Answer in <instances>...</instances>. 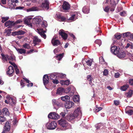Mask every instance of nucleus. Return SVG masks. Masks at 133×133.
<instances>
[{"label": "nucleus", "instance_id": "9b49d317", "mask_svg": "<svg viewBox=\"0 0 133 133\" xmlns=\"http://www.w3.org/2000/svg\"><path fill=\"white\" fill-rule=\"evenodd\" d=\"M111 52L115 55H117L119 49L116 46H113L111 47Z\"/></svg>", "mask_w": 133, "mask_h": 133}, {"label": "nucleus", "instance_id": "0e129e2a", "mask_svg": "<svg viewBox=\"0 0 133 133\" xmlns=\"http://www.w3.org/2000/svg\"><path fill=\"white\" fill-rule=\"evenodd\" d=\"M111 1V4H112L113 5H116V2L113 0H110Z\"/></svg>", "mask_w": 133, "mask_h": 133}, {"label": "nucleus", "instance_id": "f257e3e1", "mask_svg": "<svg viewBox=\"0 0 133 133\" xmlns=\"http://www.w3.org/2000/svg\"><path fill=\"white\" fill-rule=\"evenodd\" d=\"M35 21L34 27H43L46 26V22H43L39 17H37L34 19Z\"/></svg>", "mask_w": 133, "mask_h": 133}, {"label": "nucleus", "instance_id": "423d86ee", "mask_svg": "<svg viewBox=\"0 0 133 133\" xmlns=\"http://www.w3.org/2000/svg\"><path fill=\"white\" fill-rule=\"evenodd\" d=\"M8 4L11 9H14L16 6L14 0H8Z\"/></svg>", "mask_w": 133, "mask_h": 133}, {"label": "nucleus", "instance_id": "473e14b6", "mask_svg": "<svg viewBox=\"0 0 133 133\" xmlns=\"http://www.w3.org/2000/svg\"><path fill=\"white\" fill-rule=\"evenodd\" d=\"M1 55L2 57V59L4 62L7 61V59H8L7 57V55L5 56L4 54L2 53L1 54Z\"/></svg>", "mask_w": 133, "mask_h": 133}, {"label": "nucleus", "instance_id": "5701e85b", "mask_svg": "<svg viewBox=\"0 0 133 133\" xmlns=\"http://www.w3.org/2000/svg\"><path fill=\"white\" fill-rule=\"evenodd\" d=\"M65 91V89L62 88H59L57 91V94L59 95H61Z\"/></svg>", "mask_w": 133, "mask_h": 133}, {"label": "nucleus", "instance_id": "72a5a7b5", "mask_svg": "<svg viewBox=\"0 0 133 133\" xmlns=\"http://www.w3.org/2000/svg\"><path fill=\"white\" fill-rule=\"evenodd\" d=\"M7 57L8 60L11 61H14L15 60V57L13 56H9L7 55Z\"/></svg>", "mask_w": 133, "mask_h": 133}, {"label": "nucleus", "instance_id": "7c9ffc66", "mask_svg": "<svg viewBox=\"0 0 133 133\" xmlns=\"http://www.w3.org/2000/svg\"><path fill=\"white\" fill-rule=\"evenodd\" d=\"M73 99L75 102H78L79 101V95H75L73 97Z\"/></svg>", "mask_w": 133, "mask_h": 133}, {"label": "nucleus", "instance_id": "37998d69", "mask_svg": "<svg viewBox=\"0 0 133 133\" xmlns=\"http://www.w3.org/2000/svg\"><path fill=\"white\" fill-rule=\"evenodd\" d=\"M52 103L54 105H56L58 106L59 104L58 101L55 99L52 100Z\"/></svg>", "mask_w": 133, "mask_h": 133}, {"label": "nucleus", "instance_id": "f8f14e48", "mask_svg": "<svg viewBox=\"0 0 133 133\" xmlns=\"http://www.w3.org/2000/svg\"><path fill=\"white\" fill-rule=\"evenodd\" d=\"M31 19L32 18H26L24 21V23L27 24L29 27H32V24L31 22Z\"/></svg>", "mask_w": 133, "mask_h": 133}, {"label": "nucleus", "instance_id": "bb28decb", "mask_svg": "<svg viewBox=\"0 0 133 133\" xmlns=\"http://www.w3.org/2000/svg\"><path fill=\"white\" fill-rule=\"evenodd\" d=\"M92 79L93 78L90 75H88L87 77V79L89 82V84L91 86H92L94 85L93 83H92Z\"/></svg>", "mask_w": 133, "mask_h": 133}, {"label": "nucleus", "instance_id": "4d7b16f0", "mask_svg": "<svg viewBox=\"0 0 133 133\" xmlns=\"http://www.w3.org/2000/svg\"><path fill=\"white\" fill-rule=\"evenodd\" d=\"M120 74L118 72L115 73V77L116 78H118L120 76Z\"/></svg>", "mask_w": 133, "mask_h": 133}, {"label": "nucleus", "instance_id": "a211bd4d", "mask_svg": "<svg viewBox=\"0 0 133 133\" xmlns=\"http://www.w3.org/2000/svg\"><path fill=\"white\" fill-rule=\"evenodd\" d=\"M49 78L48 75H45L43 77V82L44 85H46L49 82Z\"/></svg>", "mask_w": 133, "mask_h": 133}, {"label": "nucleus", "instance_id": "6ab92c4d", "mask_svg": "<svg viewBox=\"0 0 133 133\" xmlns=\"http://www.w3.org/2000/svg\"><path fill=\"white\" fill-rule=\"evenodd\" d=\"M117 56L119 58H121L124 57L126 55V54L124 51H118V52L117 55Z\"/></svg>", "mask_w": 133, "mask_h": 133}, {"label": "nucleus", "instance_id": "393cba45", "mask_svg": "<svg viewBox=\"0 0 133 133\" xmlns=\"http://www.w3.org/2000/svg\"><path fill=\"white\" fill-rule=\"evenodd\" d=\"M2 112L4 114L9 116L10 114L8 110L6 108H4L2 110Z\"/></svg>", "mask_w": 133, "mask_h": 133}, {"label": "nucleus", "instance_id": "412c9836", "mask_svg": "<svg viewBox=\"0 0 133 133\" xmlns=\"http://www.w3.org/2000/svg\"><path fill=\"white\" fill-rule=\"evenodd\" d=\"M51 43L54 46L60 44V42L59 40L54 38L52 40Z\"/></svg>", "mask_w": 133, "mask_h": 133}, {"label": "nucleus", "instance_id": "58836bf2", "mask_svg": "<svg viewBox=\"0 0 133 133\" xmlns=\"http://www.w3.org/2000/svg\"><path fill=\"white\" fill-rule=\"evenodd\" d=\"M63 54H60L56 56L57 59L60 61L63 57Z\"/></svg>", "mask_w": 133, "mask_h": 133}, {"label": "nucleus", "instance_id": "aec40b11", "mask_svg": "<svg viewBox=\"0 0 133 133\" xmlns=\"http://www.w3.org/2000/svg\"><path fill=\"white\" fill-rule=\"evenodd\" d=\"M9 63L14 66L15 69L16 74H18L19 73V69L17 68V65L14 62H12L11 61H9Z\"/></svg>", "mask_w": 133, "mask_h": 133}, {"label": "nucleus", "instance_id": "b1692460", "mask_svg": "<svg viewBox=\"0 0 133 133\" xmlns=\"http://www.w3.org/2000/svg\"><path fill=\"white\" fill-rule=\"evenodd\" d=\"M66 119L68 121H70L76 118L73 114H70L67 116L66 117Z\"/></svg>", "mask_w": 133, "mask_h": 133}, {"label": "nucleus", "instance_id": "774afa93", "mask_svg": "<svg viewBox=\"0 0 133 133\" xmlns=\"http://www.w3.org/2000/svg\"><path fill=\"white\" fill-rule=\"evenodd\" d=\"M23 81L22 80L20 81L21 85L22 87H23L24 85V83L23 82Z\"/></svg>", "mask_w": 133, "mask_h": 133}, {"label": "nucleus", "instance_id": "f3484780", "mask_svg": "<svg viewBox=\"0 0 133 133\" xmlns=\"http://www.w3.org/2000/svg\"><path fill=\"white\" fill-rule=\"evenodd\" d=\"M33 42L34 44H35V45H36L38 43L41 42V40L38 38V37L37 36H35L33 37Z\"/></svg>", "mask_w": 133, "mask_h": 133}, {"label": "nucleus", "instance_id": "69168bd1", "mask_svg": "<svg viewBox=\"0 0 133 133\" xmlns=\"http://www.w3.org/2000/svg\"><path fill=\"white\" fill-rule=\"evenodd\" d=\"M55 79L53 80V82L55 84H57L58 83L59 81L58 80H55Z\"/></svg>", "mask_w": 133, "mask_h": 133}, {"label": "nucleus", "instance_id": "c03bdc74", "mask_svg": "<svg viewBox=\"0 0 133 133\" xmlns=\"http://www.w3.org/2000/svg\"><path fill=\"white\" fill-rule=\"evenodd\" d=\"M75 15H73L71 16L69 18V20L72 21H74L76 20V18L75 17Z\"/></svg>", "mask_w": 133, "mask_h": 133}, {"label": "nucleus", "instance_id": "a878e982", "mask_svg": "<svg viewBox=\"0 0 133 133\" xmlns=\"http://www.w3.org/2000/svg\"><path fill=\"white\" fill-rule=\"evenodd\" d=\"M16 50L18 53L20 54H25L26 53V50L24 49H17Z\"/></svg>", "mask_w": 133, "mask_h": 133}, {"label": "nucleus", "instance_id": "0eeeda50", "mask_svg": "<svg viewBox=\"0 0 133 133\" xmlns=\"http://www.w3.org/2000/svg\"><path fill=\"white\" fill-rule=\"evenodd\" d=\"M14 70L12 66H10L8 68L7 71V74L10 76H12L14 74Z\"/></svg>", "mask_w": 133, "mask_h": 133}, {"label": "nucleus", "instance_id": "1a4fd4ad", "mask_svg": "<svg viewBox=\"0 0 133 133\" xmlns=\"http://www.w3.org/2000/svg\"><path fill=\"white\" fill-rule=\"evenodd\" d=\"M10 128V125L9 122H6L5 125L4 127L2 133H6L7 132L9 131Z\"/></svg>", "mask_w": 133, "mask_h": 133}, {"label": "nucleus", "instance_id": "8fccbe9b", "mask_svg": "<svg viewBox=\"0 0 133 133\" xmlns=\"http://www.w3.org/2000/svg\"><path fill=\"white\" fill-rule=\"evenodd\" d=\"M55 76H56L54 74H51L50 76V78L51 79L53 80L55 78Z\"/></svg>", "mask_w": 133, "mask_h": 133}, {"label": "nucleus", "instance_id": "de8ad7c7", "mask_svg": "<svg viewBox=\"0 0 133 133\" xmlns=\"http://www.w3.org/2000/svg\"><path fill=\"white\" fill-rule=\"evenodd\" d=\"M102 109V108L101 107H99L98 108L97 107V106H96V107L95 108L94 111L96 112H98L99 111L101 110Z\"/></svg>", "mask_w": 133, "mask_h": 133}, {"label": "nucleus", "instance_id": "c85d7f7f", "mask_svg": "<svg viewBox=\"0 0 133 133\" xmlns=\"http://www.w3.org/2000/svg\"><path fill=\"white\" fill-rule=\"evenodd\" d=\"M70 81L69 80L65 81H61V83L62 85H68L70 83Z\"/></svg>", "mask_w": 133, "mask_h": 133}, {"label": "nucleus", "instance_id": "680f3d73", "mask_svg": "<svg viewBox=\"0 0 133 133\" xmlns=\"http://www.w3.org/2000/svg\"><path fill=\"white\" fill-rule=\"evenodd\" d=\"M12 35L13 36H15L16 35H18V31H15L14 32H13L12 33Z\"/></svg>", "mask_w": 133, "mask_h": 133}, {"label": "nucleus", "instance_id": "5fc2aeb1", "mask_svg": "<svg viewBox=\"0 0 133 133\" xmlns=\"http://www.w3.org/2000/svg\"><path fill=\"white\" fill-rule=\"evenodd\" d=\"M24 8V7L23 6H19L16 7L15 9L16 10H22Z\"/></svg>", "mask_w": 133, "mask_h": 133}, {"label": "nucleus", "instance_id": "a18cd8bd", "mask_svg": "<svg viewBox=\"0 0 133 133\" xmlns=\"http://www.w3.org/2000/svg\"><path fill=\"white\" fill-rule=\"evenodd\" d=\"M2 22L3 23H4L5 21L8 20L9 19V17H2Z\"/></svg>", "mask_w": 133, "mask_h": 133}, {"label": "nucleus", "instance_id": "4468645a", "mask_svg": "<svg viewBox=\"0 0 133 133\" xmlns=\"http://www.w3.org/2000/svg\"><path fill=\"white\" fill-rule=\"evenodd\" d=\"M49 2L48 0H45L43 2L41 5V7L44 8L46 9H48L49 7Z\"/></svg>", "mask_w": 133, "mask_h": 133}, {"label": "nucleus", "instance_id": "bf43d9fd", "mask_svg": "<svg viewBox=\"0 0 133 133\" xmlns=\"http://www.w3.org/2000/svg\"><path fill=\"white\" fill-rule=\"evenodd\" d=\"M126 14V13L124 11H122L120 13V15L122 16H124Z\"/></svg>", "mask_w": 133, "mask_h": 133}, {"label": "nucleus", "instance_id": "09e8293b", "mask_svg": "<svg viewBox=\"0 0 133 133\" xmlns=\"http://www.w3.org/2000/svg\"><path fill=\"white\" fill-rule=\"evenodd\" d=\"M108 74V70L107 69L104 70L103 72V75L104 76H107Z\"/></svg>", "mask_w": 133, "mask_h": 133}, {"label": "nucleus", "instance_id": "4be33fe9", "mask_svg": "<svg viewBox=\"0 0 133 133\" xmlns=\"http://www.w3.org/2000/svg\"><path fill=\"white\" fill-rule=\"evenodd\" d=\"M122 37V34H121L120 33H117L115 34L114 35L115 38H114L112 40H113L114 43H115L114 41L115 40L114 39L116 38L117 39H120Z\"/></svg>", "mask_w": 133, "mask_h": 133}, {"label": "nucleus", "instance_id": "c756f323", "mask_svg": "<svg viewBox=\"0 0 133 133\" xmlns=\"http://www.w3.org/2000/svg\"><path fill=\"white\" fill-rule=\"evenodd\" d=\"M82 11L84 13H88L89 11V8L86 6L84 7L82 9Z\"/></svg>", "mask_w": 133, "mask_h": 133}, {"label": "nucleus", "instance_id": "4c0bfd02", "mask_svg": "<svg viewBox=\"0 0 133 133\" xmlns=\"http://www.w3.org/2000/svg\"><path fill=\"white\" fill-rule=\"evenodd\" d=\"M23 47L24 48L27 49H29L30 48V45L27 43H25L23 45Z\"/></svg>", "mask_w": 133, "mask_h": 133}, {"label": "nucleus", "instance_id": "c9c22d12", "mask_svg": "<svg viewBox=\"0 0 133 133\" xmlns=\"http://www.w3.org/2000/svg\"><path fill=\"white\" fill-rule=\"evenodd\" d=\"M12 23H13L11 21H8L5 23V25L6 27L8 26H11L12 25Z\"/></svg>", "mask_w": 133, "mask_h": 133}, {"label": "nucleus", "instance_id": "a19ab883", "mask_svg": "<svg viewBox=\"0 0 133 133\" xmlns=\"http://www.w3.org/2000/svg\"><path fill=\"white\" fill-rule=\"evenodd\" d=\"M133 94V91L130 90L128 93L127 96L128 97H130L132 96Z\"/></svg>", "mask_w": 133, "mask_h": 133}, {"label": "nucleus", "instance_id": "39448f33", "mask_svg": "<svg viewBox=\"0 0 133 133\" xmlns=\"http://www.w3.org/2000/svg\"><path fill=\"white\" fill-rule=\"evenodd\" d=\"M48 117L51 119H56L59 117V115L55 112L50 113L48 115Z\"/></svg>", "mask_w": 133, "mask_h": 133}, {"label": "nucleus", "instance_id": "338daca9", "mask_svg": "<svg viewBox=\"0 0 133 133\" xmlns=\"http://www.w3.org/2000/svg\"><path fill=\"white\" fill-rule=\"evenodd\" d=\"M23 22V20L22 19H19L17 20L16 22V23H20Z\"/></svg>", "mask_w": 133, "mask_h": 133}, {"label": "nucleus", "instance_id": "7ed1b4c3", "mask_svg": "<svg viewBox=\"0 0 133 133\" xmlns=\"http://www.w3.org/2000/svg\"><path fill=\"white\" fill-rule=\"evenodd\" d=\"M76 118L78 117L81 118L82 115V113L80 108H78L74 111L73 114Z\"/></svg>", "mask_w": 133, "mask_h": 133}, {"label": "nucleus", "instance_id": "2f4dec72", "mask_svg": "<svg viewBox=\"0 0 133 133\" xmlns=\"http://www.w3.org/2000/svg\"><path fill=\"white\" fill-rule=\"evenodd\" d=\"M61 99L65 101H68L70 99L69 97L68 96H65L61 97Z\"/></svg>", "mask_w": 133, "mask_h": 133}, {"label": "nucleus", "instance_id": "6e6552de", "mask_svg": "<svg viewBox=\"0 0 133 133\" xmlns=\"http://www.w3.org/2000/svg\"><path fill=\"white\" fill-rule=\"evenodd\" d=\"M36 31L42 37H43L44 39L46 38V35L44 34L45 31L42 29L37 28L36 29Z\"/></svg>", "mask_w": 133, "mask_h": 133}, {"label": "nucleus", "instance_id": "052dcab7", "mask_svg": "<svg viewBox=\"0 0 133 133\" xmlns=\"http://www.w3.org/2000/svg\"><path fill=\"white\" fill-rule=\"evenodd\" d=\"M129 82L130 85H133V79H130L129 81Z\"/></svg>", "mask_w": 133, "mask_h": 133}, {"label": "nucleus", "instance_id": "e2e57ef3", "mask_svg": "<svg viewBox=\"0 0 133 133\" xmlns=\"http://www.w3.org/2000/svg\"><path fill=\"white\" fill-rule=\"evenodd\" d=\"M109 6H108L105 8L104 9V10L106 12H108L109 10Z\"/></svg>", "mask_w": 133, "mask_h": 133}, {"label": "nucleus", "instance_id": "f704fd0d", "mask_svg": "<svg viewBox=\"0 0 133 133\" xmlns=\"http://www.w3.org/2000/svg\"><path fill=\"white\" fill-rule=\"evenodd\" d=\"M127 108L126 109L125 112L128 115H131L133 114V111L131 110H127Z\"/></svg>", "mask_w": 133, "mask_h": 133}, {"label": "nucleus", "instance_id": "2eb2a0df", "mask_svg": "<svg viewBox=\"0 0 133 133\" xmlns=\"http://www.w3.org/2000/svg\"><path fill=\"white\" fill-rule=\"evenodd\" d=\"M8 100L9 101V104L11 105L15 104L16 103V100L15 98L9 97L8 98Z\"/></svg>", "mask_w": 133, "mask_h": 133}, {"label": "nucleus", "instance_id": "49530a36", "mask_svg": "<svg viewBox=\"0 0 133 133\" xmlns=\"http://www.w3.org/2000/svg\"><path fill=\"white\" fill-rule=\"evenodd\" d=\"M130 33L128 32L123 34L122 35V37L124 38L125 37H127L129 36L130 35Z\"/></svg>", "mask_w": 133, "mask_h": 133}, {"label": "nucleus", "instance_id": "ddd939ff", "mask_svg": "<svg viewBox=\"0 0 133 133\" xmlns=\"http://www.w3.org/2000/svg\"><path fill=\"white\" fill-rule=\"evenodd\" d=\"M62 8L64 10H67L70 9V5L68 3L65 2L63 4Z\"/></svg>", "mask_w": 133, "mask_h": 133}, {"label": "nucleus", "instance_id": "3c124183", "mask_svg": "<svg viewBox=\"0 0 133 133\" xmlns=\"http://www.w3.org/2000/svg\"><path fill=\"white\" fill-rule=\"evenodd\" d=\"M18 31V35H23L25 33L24 31L22 30H19Z\"/></svg>", "mask_w": 133, "mask_h": 133}, {"label": "nucleus", "instance_id": "cd10ccee", "mask_svg": "<svg viewBox=\"0 0 133 133\" xmlns=\"http://www.w3.org/2000/svg\"><path fill=\"white\" fill-rule=\"evenodd\" d=\"M39 10L38 8L37 7L33 6L30 8L27 9V12H29L32 11H37Z\"/></svg>", "mask_w": 133, "mask_h": 133}, {"label": "nucleus", "instance_id": "864d4df0", "mask_svg": "<svg viewBox=\"0 0 133 133\" xmlns=\"http://www.w3.org/2000/svg\"><path fill=\"white\" fill-rule=\"evenodd\" d=\"M58 18H59L61 19L62 21H64L65 20V18L63 16H60Z\"/></svg>", "mask_w": 133, "mask_h": 133}, {"label": "nucleus", "instance_id": "6e6d98bb", "mask_svg": "<svg viewBox=\"0 0 133 133\" xmlns=\"http://www.w3.org/2000/svg\"><path fill=\"white\" fill-rule=\"evenodd\" d=\"M114 104L116 105H118L119 104V102L118 100H115L114 101Z\"/></svg>", "mask_w": 133, "mask_h": 133}, {"label": "nucleus", "instance_id": "f03ea898", "mask_svg": "<svg viewBox=\"0 0 133 133\" xmlns=\"http://www.w3.org/2000/svg\"><path fill=\"white\" fill-rule=\"evenodd\" d=\"M58 123L62 129L65 130L71 128V126L66 121L63 119H61L58 121Z\"/></svg>", "mask_w": 133, "mask_h": 133}, {"label": "nucleus", "instance_id": "ea45409f", "mask_svg": "<svg viewBox=\"0 0 133 133\" xmlns=\"http://www.w3.org/2000/svg\"><path fill=\"white\" fill-rule=\"evenodd\" d=\"M6 120V119L4 116H0V122H3Z\"/></svg>", "mask_w": 133, "mask_h": 133}, {"label": "nucleus", "instance_id": "9d476101", "mask_svg": "<svg viewBox=\"0 0 133 133\" xmlns=\"http://www.w3.org/2000/svg\"><path fill=\"white\" fill-rule=\"evenodd\" d=\"M59 34L62 38L64 40L66 39L67 38L68 35L63 30H61L59 31Z\"/></svg>", "mask_w": 133, "mask_h": 133}, {"label": "nucleus", "instance_id": "e433bc0d", "mask_svg": "<svg viewBox=\"0 0 133 133\" xmlns=\"http://www.w3.org/2000/svg\"><path fill=\"white\" fill-rule=\"evenodd\" d=\"M86 62L87 65L89 66H91L92 64V61L91 59H89L86 61Z\"/></svg>", "mask_w": 133, "mask_h": 133}, {"label": "nucleus", "instance_id": "13d9d810", "mask_svg": "<svg viewBox=\"0 0 133 133\" xmlns=\"http://www.w3.org/2000/svg\"><path fill=\"white\" fill-rule=\"evenodd\" d=\"M101 123H99L98 124H96V128L97 129H98L100 128V127L101 125Z\"/></svg>", "mask_w": 133, "mask_h": 133}, {"label": "nucleus", "instance_id": "79ce46f5", "mask_svg": "<svg viewBox=\"0 0 133 133\" xmlns=\"http://www.w3.org/2000/svg\"><path fill=\"white\" fill-rule=\"evenodd\" d=\"M128 85H124L121 87V89L123 91H125L128 88Z\"/></svg>", "mask_w": 133, "mask_h": 133}, {"label": "nucleus", "instance_id": "603ef678", "mask_svg": "<svg viewBox=\"0 0 133 133\" xmlns=\"http://www.w3.org/2000/svg\"><path fill=\"white\" fill-rule=\"evenodd\" d=\"M95 43L98 44L99 46L101 45V41L100 40H97L95 41Z\"/></svg>", "mask_w": 133, "mask_h": 133}, {"label": "nucleus", "instance_id": "dca6fc26", "mask_svg": "<svg viewBox=\"0 0 133 133\" xmlns=\"http://www.w3.org/2000/svg\"><path fill=\"white\" fill-rule=\"evenodd\" d=\"M74 103L71 101L68 102L65 105V107L68 109L71 108L73 105H74Z\"/></svg>", "mask_w": 133, "mask_h": 133}, {"label": "nucleus", "instance_id": "20e7f679", "mask_svg": "<svg viewBox=\"0 0 133 133\" xmlns=\"http://www.w3.org/2000/svg\"><path fill=\"white\" fill-rule=\"evenodd\" d=\"M57 124L56 122L52 121L51 123H48L46 126L47 128L50 130H52L55 129L56 127Z\"/></svg>", "mask_w": 133, "mask_h": 133}]
</instances>
